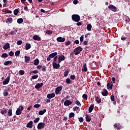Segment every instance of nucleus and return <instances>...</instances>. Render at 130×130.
I'll return each instance as SVG.
<instances>
[{"mask_svg":"<svg viewBox=\"0 0 130 130\" xmlns=\"http://www.w3.org/2000/svg\"><path fill=\"white\" fill-rule=\"evenodd\" d=\"M83 50V49L81 46L77 47L74 49V53H75V55H78Z\"/></svg>","mask_w":130,"mask_h":130,"instance_id":"1","label":"nucleus"},{"mask_svg":"<svg viewBox=\"0 0 130 130\" xmlns=\"http://www.w3.org/2000/svg\"><path fill=\"white\" fill-rule=\"evenodd\" d=\"M72 20L74 22H78L81 20V17L79 15H73Z\"/></svg>","mask_w":130,"mask_h":130,"instance_id":"2","label":"nucleus"},{"mask_svg":"<svg viewBox=\"0 0 130 130\" xmlns=\"http://www.w3.org/2000/svg\"><path fill=\"white\" fill-rule=\"evenodd\" d=\"M24 110V107L22 106H19V108L16 110V115H20L22 113V111Z\"/></svg>","mask_w":130,"mask_h":130,"instance_id":"3","label":"nucleus"},{"mask_svg":"<svg viewBox=\"0 0 130 130\" xmlns=\"http://www.w3.org/2000/svg\"><path fill=\"white\" fill-rule=\"evenodd\" d=\"M57 55H58V53L57 52H54L52 54H49L48 57H47V60L50 61V59L53 58L57 56Z\"/></svg>","mask_w":130,"mask_h":130,"instance_id":"4","label":"nucleus"},{"mask_svg":"<svg viewBox=\"0 0 130 130\" xmlns=\"http://www.w3.org/2000/svg\"><path fill=\"white\" fill-rule=\"evenodd\" d=\"M108 8L109 9L110 11H111L113 12L116 13L117 12V8L114 5H110Z\"/></svg>","mask_w":130,"mask_h":130,"instance_id":"5","label":"nucleus"},{"mask_svg":"<svg viewBox=\"0 0 130 130\" xmlns=\"http://www.w3.org/2000/svg\"><path fill=\"white\" fill-rule=\"evenodd\" d=\"M45 126V123L44 122H39L38 124H37V128L38 129L41 130L42 128H44Z\"/></svg>","mask_w":130,"mask_h":130,"instance_id":"6","label":"nucleus"},{"mask_svg":"<svg viewBox=\"0 0 130 130\" xmlns=\"http://www.w3.org/2000/svg\"><path fill=\"white\" fill-rule=\"evenodd\" d=\"M63 86L61 85H60L59 86H58L56 89H55V94L58 95L59 93L61 91L62 89Z\"/></svg>","mask_w":130,"mask_h":130,"instance_id":"7","label":"nucleus"},{"mask_svg":"<svg viewBox=\"0 0 130 130\" xmlns=\"http://www.w3.org/2000/svg\"><path fill=\"white\" fill-rule=\"evenodd\" d=\"M56 40L58 42L63 43L66 41V38H62L61 37H59L57 38Z\"/></svg>","mask_w":130,"mask_h":130,"instance_id":"8","label":"nucleus"},{"mask_svg":"<svg viewBox=\"0 0 130 130\" xmlns=\"http://www.w3.org/2000/svg\"><path fill=\"white\" fill-rule=\"evenodd\" d=\"M10 81V76H8L6 78V79L3 82V84L7 85L8 84Z\"/></svg>","mask_w":130,"mask_h":130,"instance_id":"9","label":"nucleus"},{"mask_svg":"<svg viewBox=\"0 0 130 130\" xmlns=\"http://www.w3.org/2000/svg\"><path fill=\"white\" fill-rule=\"evenodd\" d=\"M107 89L108 90H112V87H113V84L112 82H111L110 83H108L107 84Z\"/></svg>","mask_w":130,"mask_h":130,"instance_id":"10","label":"nucleus"},{"mask_svg":"<svg viewBox=\"0 0 130 130\" xmlns=\"http://www.w3.org/2000/svg\"><path fill=\"white\" fill-rule=\"evenodd\" d=\"M63 60H65V56L62 55L58 57V62H59V63Z\"/></svg>","mask_w":130,"mask_h":130,"instance_id":"11","label":"nucleus"},{"mask_svg":"<svg viewBox=\"0 0 130 130\" xmlns=\"http://www.w3.org/2000/svg\"><path fill=\"white\" fill-rule=\"evenodd\" d=\"M102 95H103V96H107V95H108V91L106 89L104 88L103 89V92H102Z\"/></svg>","mask_w":130,"mask_h":130,"instance_id":"12","label":"nucleus"},{"mask_svg":"<svg viewBox=\"0 0 130 130\" xmlns=\"http://www.w3.org/2000/svg\"><path fill=\"white\" fill-rule=\"evenodd\" d=\"M72 105V102H71L69 100H66V101H64V105L66 107H68L70 105Z\"/></svg>","mask_w":130,"mask_h":130,"instance_id":"13","label":"nucleus"},{"mask_svg":"<svg viewBox=\"0 0 130 130\" xmlns=\"http://www.w3.org/2000/svg\"><path fill=\"white\" fill-rule=\"evenodd\" d=\"M32 39H34L35 41H41V38L38 35H35L32 36Z\"/></svg>","mask_w":130,"mask_h":130,"instance_id":"14","label":"nucleus"},{"mask_svg":"<svg viewBox=\"0 0 130 130\" xmlns=\"http://www.w3.org/2000/svg\"><path fill=\"white\" fill-rule=\"evenodd\" d=\"M43 86V83L41 82V83H38L36 85V86H35V88H36V89H40L41 87H42Z\"/></svg>","mask_w":130,"mask_h":130,"instance_id":"15","label":"nucleus"},{"mask_svg":"<svg viewBox=\"0 0 130 130\" xmlns=\"http://www.w3.org/2000/svg\"><path fill=\"white\" fill-rule=\"evenodd\" d=\"M53 68L55 69H58L60 67V65L59 64H57L56 62L52 63Z\"/></svg>","mask_w":130,"mask_h":130,"instance_id":"16","label":"nucleus"},{"mask_svg":"<svg viewBox=\"0 0 130 130\" xmlns=\"http://www.w3.org/2000/svg\"><path fill=\"white\" fill-rule=\"evenodd\" d=\"M86 63H84V65H83V68L82 69V72H86L88 71V68H87Z\"/></svg>","mask_w":130,"mask_h":130,"instance_id":"17","label":"nucleus"},{"mask_svg":"<svg viewBox=\"0 0 130 130\" xmlns=\"http://www.w3.org/2000/svg\"><path fill=\"white\" fill-rule=\"evenodd\" d=\"M10 48V44H9L8 43H7L6 44H5V45L3 47V48H4L5 50H8Z\"/></svg>","mask_w":130,"mask_h":130,"instance_id":"18","label":"nucleus"},{"mask_svg":"<svg viewBox=\"0 0 130 130\" xmlns=\"http://www.w3.org/2000/svg\"><path fill=\"white\" fill-rule=\"evenodd\" d=\"M26 127L31 128L32 127H33V121H30L29 123L27 124Z\"/></svg>","mask_w":130,"mask_h":130,"instance_id":"19","label":"nucleus"},{"mask_svg":"<svg viewBox=\"0 0 130 130\" xmlns=\"http://www.w3.org/2000/svg\"><path fill=\"white\" fill-rule=\"evenodd\" d=\"M54 97H55V93H49L47 96V98L49 99L54 98Z\"/></svg>","mask_w":130,"mask_h":130,"instance_id":"20","label":"nucleus"},{"mask_svg":"<svg viewBox=\"0 0 130 130\" xmlns=\"http://www.w3.org/2000/svg\"><path fill=\"white\" fill-rule=\"evenodd\" d=\"M25 62L26 63H28L29 62V60H30V57L28 56H25Z\"/></svg>","mask_w":130,"mask_h":130,"instance_id":"21","label":"nucleus"},{"mask_svg":"<svg viewBox=\"0 0 130 130\" xmlns=\"http://www.w3.org/2000/svg\"><path fill=\"white\" fill-rule=\"evenodd\" d=\"M114 127H116L117 130H120L121 128V125L120 123H116L114 124Z\"/></svg>","mask_w":130,"mask_h":130,"instance_id":"22","label":"nucleus"},{"mask_svg":"<svg viewBox=\"0 0 130 130\" xmlns=\"http://www.w3.org/2000/svg\"><path fill=\"white\" fill-rule=\"evenodd\" d=\"M13 63L12 61L8 60V61H5L4 63V66H8L9 64H12Z\"/></svg>","mask_w":130,"mask_h":130,"instance_id":"23","label":"nucleus"},{"mask_svg":"<svg viewBox=\"0 0 130 130\" xmlns=\"http://www.w3.org/2000/svg\"><path fill=\"white\" fill-rule=\"evenodd\" d=\"M70 69H67L66 71L64 72V77H68L69 74L70 73Z\"/></svg>","mask_w":130,"mask_h":130,"instance_id":"24","label":"nucleus"},{"mask_svg":"<svg viewBox=\"0 0 130 130\" xmlns=\"http://www.w3.org/2000/svg\"><path fill=\"white\" fill-rule=\"evenodd\" d=\"M19 8L14 9L13 11V13L15 16H17L18 14H19Z\"/></svg>","mask_w":130,"mask_h":130,"instance_id":"25","label":"nucleus"},{"mask_svg":"<svg viewBox=\"0 0 130 130\" xmlns=\"http://www.w3.org/2000/svg\"><path fill=\"white\" fill-rule=\"evenodd\" d=\"M30 48H31V44H28V43L25 44V50H28Z\"/></svg>","mask_w":130,"mask_h":130,"instance_id":"26","label":"nucleus"},{"mask_svg":"<svg viewBox=\"0 0 130 130\" xmlns=\"http://www.w3.org/2000/svg\"><path fill=\"white\" fill-rule=\"evenodd\" d=\"M6 23H12L13 22V18H7V20L5 21Z\"/></svg>","mask_w":130,"mask_h":130,"instance_id":"27","label":"nucleus"},{"mask_svg":"<svg viewBox=\"0 0 130 130\" xmlns=\"http://www.w3.org/2000/svg\"><path fill=\"white\" fill-rule=\"evenodd\" d=\"M93 109H94L93 104L90 105V107H89V109H88L89 112L91 113V112H92V111L93 110Z\"/></svg>","mask_w":130,"mask_h":130,"instance_id":"28","label":"nucleus"},{"mask_svg":"<svg viewBox=\"0 0 130 130\" xmlns=\"http://www.w3.org/2000/svg\"><path fill=\"white\" fill-rule=\"evenodd\" d=\"M46 112H47V110L46 109H44L43 111H40L39 112V115L40 116H42L43 114H44Z\"/></svg>","mask_w":130,"mask_h":130,"instance_id":"29","label":"nucleus"},{"mask_svg":"<svg viewBox=\"0 0 130 130\" xmlns=\"http://www.w3.org/2000/svg\"><path fill=\"white\" fill-rule=\"evenodd\" d=\"M94 98L95 99L96 102L98 103V104H100L101 102H102L101 99H100L99 97L96 96V95H95Z\"/></svg>","mask_w":130,"mask_h":130,"instance_id":"30","label":"nucleus"},{"mask_svg":"<svg viewBox=\"0 0 130 130\" xmlns=\"http://www.w3.org/2000/svg\"><path fill=\"white\" fill-rule=\"evenodd\" d=\"M40 63V61L38 59H35L34 61V64L35 66H38L39 63Z\"/></svg>","mask_w":130,"mask_h":130,"instance_id":"31","label":"nucleus"},{"mask_svg":"<svg viewBox=\"0 0 130 130\" xmlns=\"http://www.w3.org/2000/svg\"><path fill=\"white\" fill-rule=\"evenodd\" d=\"M87 29L88 31H91V28H92V26L91 25V24H88L87 25Z\"/></svg>","mask_w":130,"mask_h":130,"instance_id":"32","label":"nucleus"},{"mask_svg":"<svg viewBox=\"0 0 130 130\" xmlns=\"http://www.w3.org/2000/svg\"><path fill=\"white\" fill-rule=\"evenodd\" d=\"M7 114L9 116H12L13 114H12V109H9L8 112L7 113Z\"/></svg>","mask_w":130,"mask_h":130,"instance_id":"33","label":"nucleus"},{"mask_svg":"<svg viewBox=\"0 0 130 130\" xmlns=\"http://www.w3.org/2000/svg\"><path fill=\"white\" fill-rule=\"evenodd\" d=\"M85 119L86 121L90 122L91 121V118L89 117L88 115H85Z\"/></svg>","mask_w":130,"mask_h":130,"instance_id":"34","label":"nucleus"},{"mask_svg":"<svg viewBox=\"0 0 130 130\" xmlns=\"http://www.w3.org/2000/svg\"><path fill=\"white\" fill-rule=\"evenodd\" d=\"M16 33H17V30H11V32H10V35H11V36H15L16 35Z\"/></svg>","mask_w":130,"mask_h":130,"instance_id":"35","label":"nucleus"},{"mask_svg":"<svg viewBox=\"0 0 130 130\" xmlns=\"http://www.w3.org/2000/svg\"><path fill=\"white\" fill-rule=\"evenodd\" d=\"M1 57L4 58H7L8 57V54H7L6 53H4V54H2Z\"/></svg>","mask_w":130,"mask_h":130,"instance_id":"36","label":"nucleus"},{"mask_svg":"<svg viewBox=\"0 0 130 130\" xmlns=\"http://www.w3.org/2000/svg\"><path fill=\"white\" fill-rule=\"evenodd\" d=\"M46 34H48V35H51L52 34V31L50 30H46Z\"/></svg>","mask_w":130,"mask_h":130,"instance_id":"37","label":"nucleus"},{"mask_svg":"<svg viewBox=\"0 0 130 130\" xmlns=\"http://www.w3.org/2000/svg\"><path fill=\"white\" fill-rule=\"evenodd\" d=\"M75 104L77 105L78 107H81V104L80 103L79 101H76Z\"/></svg>","mask_w":130,"mask_h":130,"instance_id":"38","label":"nucleus"},{"mask_svg":"<svg viewBox=\"0 0 130 130\" xmlns=\"http://www.w3.org/2000/svg\"><path fill=\"white\" fill-rule=\"evenodd\" d=\"M23 22V19L22 18H18L17 19V23L19 24H21Z\"/></svg>","mask_w":130,"mask_h":130,"instance_id":"39","label":"nucleus"},{"mask_svg":"<svg viewBox=\"0 0 130 130\" xmlns=\"http://www.w3.org/2000/svg\"><path fill=\"white\" fill-rule=\"evenodd\" d=\"M8 111L6 109L3 110L2 111H1V114L2 115L6 114Z\"/></svg>","mask_w":130,"mask_h":130,"instance_id":"40","label":"nucleus"},{"mask_svg":"<svg viewBox=\"0 0 130 130\" xmlns=\"http://www.w3.org/2000/svg\"><path fill=\"white\" fill-rule=\"evenodd\" d=\"M74 116H75L74 113L72 112L69 113V118H72L73 117H74Z\"/></svg>","mask_w":130,"mask_h":130,"instance_id":"41","label":"nucleus"},{"mask_svg":"<svg viewBox=\"0 0 130 130\" xmlns=\"http://www.w3.org/2000/svg\"><path fill=\"white\" fill-rule=\"evenodd\" d=\"M82 98L85 100H88V96L86 94H84L82 95Z\"/></svg>","mask_w":130,"mask_h":130,"instance_id":"42","label":"nucleus"},{"mask_svg":"<svg viewBox=\"0 0 130 130\" xmlns=\"http://www.w3.org/2000/svg\"><path fill=\"white\" fill-rule=\"evenodd\" d=\"M38 77H39L38 75H33L31 77V79L32 80H35L36 79H38Z\"/></svg>","mask_w":130,"mask_h":130,"instance_id":"43","label":"nucleus"},{"mask_svg":"<svg viewBox=\"0 0 130 130\" xmlns=\"http://www.w3.org/2000/svg\"><path fill=\"white\" fill-rule=\"evenodd\" d=\"M19 74H20V75H24L25 72L24 70H20V71H19Z\"/></svg>","mask_w":130,"mask_h":130,"instance_id":"44","label":"nucleus"},{"mask_svg":"<svg viewBox=\"0 0 130 130\" xmlns=\"http://www.w3.org/2000/svg\"><path fill=\"white\" fill-rule=\"evenodd\" d=\"M40 117H38V118L35 119V120H34V123H38V121H40Z\"/></svg>","mask_w":130,"mask_h":130,"instance_id":"45","label":"nucleus"},{"mask_svg":"<svg viewBox=\"0 0 130 130\" xmlns=\"http://www.w3.org/2000/svg\"><path fill=\"white\" fill-rule=\"evenodd\" d=\"M20 54V51H16V52L15 53V55L16 57L19 56Z\"/></svg>","mask_w":130,"mask_h":130,"instance_id":"46","label":"nucleus"},{"mask_svg":"<svg viewBox=\"0 0 130 130\" xmlns=\"http://www.w3.org/2000/svg\"><path fill=\"white\" fill-rule=\"evenodd\" d=\"M71 83H72V81L70 79L67 78L66 79V83L70 84Z\"/></svg>","mask_w":130,"mask_h":130,"instance_id":"47","label":"nucleus"},{"mask_svg":"<svg viewBox=\"0 0 130 130\" xmlns=\"http://www.w3.org/2000/svg\"><path fill=\"white\" fill-rule=\"evenodd\" d=\"M5 14H12V11L10 10H6L4 11Z\"/></svg>","mask_w":130,"mask_h":130,"instance_id":"48","label":"nucleus"},{"mask_svg":"<svg viewBox=\"0 0 130 130\" xmlns=\"http://www.w3.org/2000/svg\"><path fill=\"white\" fill-rule=\"evenodd\" d=\"M22 43V40H19V41H18L16 42V44H17L18 46L21 45Z\"/></svg>","mask_w":130,"mask_h":130,"instance_id":"49","label":"nucleus"},{"mask_svg":"<svg viewBox=\"0 0 130 130\" xmlns=\"http://www.w3.org/2000/svg\"><path fill=\"white\" fill-rule=\"evenodd\" d=\"M58 59V56H55V57L53 59V63H56V60Z\"/></svg>","mask_w":130,"mask_h":130,"instance_id":"50","label":"nucleus"},{"mask_svg":"<svg viewBox=\"0 0 130 130\" xmlns=\"http://www.w3.org/2000/svg\"><path fill=\"white\" fill-rule=\"evenodd\" d=\"M83 36H84V35H82L80 38V41L81 43H82L83 42V40H84V37Z\"/></svg>","mask_w":130,"mask_h":130,"instance_id":"51","label":"nucleus"},{"mask_svg":"<svg viewBox=\"0 0 130 130\" xmlns=\"http://www.w3.org/2000/svg\"><path fill=\"white\" fill-rule=\"evenodd\" d=\"M9 56L11 57H13L14 55V52L12 51H10L9 53Z\"/></svg>","mask_w":130,"mask_h":130,"instance_id":"52","label":"nucleus"},{"mask_svg":"<svg viewBox=\"0 0 130 130\" xmlns=\"http://www.w3.org/2000/svg\"><path fill=\"white\" fill-rule=\"evenodd\" d=\"M71 43H72V42L70 41H68L66 42V46H68L70 45Z\"/></svg>","mask_w":130,"mask_h":130,"instance_id":"53","label":"nucleus"},{"mask_svg":"<svg viewBox=\"0 0 130 130\" xmlns=\"http://www.w3.org/2000/svg\"><path fill=\"white\" fill-rule=\"evenodd\" d=\"M79 109H80V108L79 107L75 106V107L73 108V111H76L79 110Z\"/></svg>","mask_w":130,"mask_h":130,"instance_id":"54","label":"nucleus"},{"mask_svg":"<svg viewBox=\"0 0 130 130\" xmlns=\"http://www.w3.org/2000/svg\"><path fill=\"white\" fill-rule=\"evenodd\" d=\"M74 44H75L76 45H79V40H76L75 41H74Z\"/></svg>","mask_w":130,"mask_h":130,"instance_id":"55","label":"nucleus"},{"mask_svg":"<svg viewBox=\"0 0 130 130\" xmlns=\"http://www.w3.org/2000/svg\"><path fill=\"white\" fill-rule=\"evenodd\" d=\"M70 78L71 79V80H75V79H76V76L75 75H71L70 76Z\"/></svg>","mask_w":130,"mask_h":130,"instance_id":"56","label":"nucleus"},{"mask_svg":"<svg viewBox=\"0 0 130 130\" xmlns=\"http://www.w3.org/2000/svg\"><path fill=\"white\" fill-rule=\"evenodd\" d=\"M78 120L80 121V122L82 123L83 122L84 119L82 117H80L79 118H78Z\"/></svg>","mask_w":130,"mask_h":130,"instance_id":"57","label":"nucleus"},{"mask_svg":"<svg viewBox=\"0 0 130 130\" xmlns=\"http://www.w3.org/2000/svg\"><path fill=\"white\" fill-rule=\"evenodd\" d=\"M34 108H36V109H38L40 107V104H35L34 106Z\"/></svg>","mask_w":130,"mask_h":130,"instance_id":"58","label":"nucleus"},{"mask_svg":"<svg viewBox=\"0 0 130 130\" xmlns=\"http://www.w3.org/2000/svg\"><path fill=\"white\" fill-rule=\"evenodd\" d=\"M46 66H43L42 67V71H43V72H45V71H46Z\"/></svg>","mask_w":130,"mask_h":130,"instance_id":"59","label":"nucleus"},{"mask_svg":"<svg viewBox=\"0 0 130 130\" xmlns=\"http://www.w3.org/2000/svg\"><path fill=\"white\" fill-rule=\"evenodd\" d=\"M110 98H111V101H112V102H114L115 98L113 95H111Z\"/></svg>","mask_w":130,"mask_h":130,"instance_id":"60","label":"nucleus"},{"mask_svg":"<svg viewBox=\"0 0 130 130\" xmlns=\"http://www.w3.org/2000/svg\"><path fill=\"white\" fill-rule=\"evenodd\" d=\"M3 94L4 96H8V95H9V93L8 92L4 91Z\"/></svg>","mask_w":130,"mask_h":130,"instance_id":"61","label":"nucleus"},{"mask_svg":"<svg viewBox=\"0 0 130 130\" xmlns=\"http://www.w3.org/2000/svg\"><path fill=\"white\" fill-rule=\"evenodd\" d=\"M112 81H113L112 83H115V81H116V79L115 77H112Z\"/></svg>","mask_w":130,"mask_h":130,"instance_id":"62","label":"nucleus"},{"mask_svg":"<svg viewBox=\"0 0 130 130\" xmlns=\"http://www.w3.org/2000/svg\"><path fill=\"white\" fill-rule=\"evenodd\" d=\"M83 44H84L85 46L87 45L88 44V41H84V42H83Z\"/></svg>","mask_w":130,"mask_h":130,"instance_id":"63","label":"nucleus"},{"mask_svg":"<svg viewBox=\"0 0 130 130\" xmlns=\"http://www.w3.org/2000/svg\"><path fill=\"white\" fill-rule=\"evenodd\" d=\"M73 4H74V5H77L78 4V1L77 0H74L73 1Z\"/></svg>","mask_w":130,"mask_h":130,"instance_id":"64","label":"nucleus"}]
</instances>
